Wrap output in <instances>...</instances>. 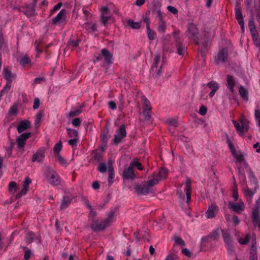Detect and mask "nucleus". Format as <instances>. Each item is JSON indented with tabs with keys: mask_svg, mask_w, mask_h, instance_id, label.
Returning <instances> with one entry per match:
<instances>
[{
	"mask_svg": "<svg viewBox=\"0 0 260 260\" xmlns=\"http://www.w3.org/2000/svg\"><path fill=\"white\" fill-rule=\"evenodd\" d=\"M187 32L188 34L187 36L188 39L199 46L202 56H205L210 45V41L208 38L205 35L203 40L199 41L198 29L197 26L193 23L188 24Z\"/></svg>",
	"mask_w": 260,
	"mask_h": 260,
	"instance_id": "obj_1",
	"label": "nucleus"
},
{
	"mask_svg": "<svg viewBox=\"0 0 260 260\" xmlns=\"http://www.w3.org/2000/svg\"><path fill=\"white\" fill-rule=\"evenodd\" d=\"M44 176L52 186H57L60 183V177L58 173L50 166H47L44 170Z\"/></svg>",
	"mask_w": 260,
	"mask_h": 260,
	"instance_id": "obj_2",
	"label": "nucleus"
},
{
	"mask_svg": "<svg viewBox=\"0 0 260 260\" xmlns=\"http://www.w3.org/2000/svg\"><path fill=\"white\" fill-rule=\"evenodd\" d=\"M127 133L125 125L122 124L119 128L116 131L114 138L111 141L112 145H118L122 142V140L126 137Z\"/></svg>",
	"mask_w": 260,
	"mask_h": 260,
	"instance_id": "obj_3",
	"label": "nucleus"
},
{
	"mask_svg": "<svg viewBox=\"0 0 260 260\" xmlns=\"http://www.w3.org/2000/svg\"><path fill=\"white\" fill-rule=\"evenodd\" d=\"M233 123L236 128L237 133L240 136H243L244 133L247 132L249 129L248 121L245 118L240 119V124L235 120H233Z\"/></svg>",
	"mask_w": 260,
	"mask_h": 260,
	"instance_id": "obj_4",
	"label": "nucleus"
},
{
	"mask_svg": "<svg viewBox=\"0 0 260 260\" xmlns=\"http://www.w3.org/2000/svg\"><path fill=\"white\" fill-rule=\"evenodd\" d=\"M166 58L163 57L162 60H160V55L157 54L154 58L153 65L152 67V70L156 73L157 75H161V69L166 63Z\"/></svg>",
	"mask_w": 260,
	"mask_h": 260,
	"instance_id": "obj_5",
	"label": "nucleus"
},
{
	"mask_svg": "<svg viewBox=\"0 0 260 260\" xmlns=\"http://www.w3.org/2000/svg\"><path fill=\"white\" fill-rule=\"evenodd\" d=\"M67 11L66 9H61L58 14L52 19V24L53 25H65L67 23Z\"/></svg>",
	"mask_w": 260,
	"mask_h": 260,
	"instance_id": "obj_6",
	"label": "nucleus"
},
{
	"mask_svg": "<svg viewBox=\"0 0 260 260\" xmlns=\"http://www.w3.org/2000/svg\"><path fill=\"white\" fill-rule=\"evenodd\" d=\"M37 3V0H33L31 4L23 7V12L27 17H32L37 15L36 11Z\"/></svg>",
	"mask_w": 260,
	"mask_h": 260,
	"instance_id": "obj_7",
	"label": "nucleus"
},
{
	"mask_svg": "<svg viewBox=\"0 0 260 260\" xmlns=\"http://www.w3.org/2000/svg\"><path fill=\"white\" fill-rule=\"evenodd\" d=\"M31 135L32 133L30 132L24 133L21 134L17 137L16 143L18 149L23 150L27 140L28 139Z\"/></svg>",
	"mask_w": 260,
	"mask_h": 260,
	"instance_id": "obj_8",
	"label": "nucleus"
},
{
	"mask_svg": "<svg viewBox=\"0 0 260 260\" xmlns=\"http://www.w3.org/2000/svg\"><path fill=\"white\" fill-rule=\"evenodd\" d=\"M108 224L106 223V221L104 220L101 221L92 220L90 228L94 232H98L105 230Z\"/></svg>",
	"mask_w": 260,
	"mask_h": 260,
	"instance_id": "obj_9",
	"label": "nucleus"
},
{
	"mask_svg": "<svg viewBox=\"0 0 260 260\" xmlns=\"http://www.w3.org/2000/svg\"><path fill=\"white\" fill-rule=\"evenodd\" d=\"M134 189L138 194L141 196H146L151 191L145 182L137 183L134 186Z\"/></svg>",
	"mask_w": 260,
	"mask_h": 260,
	"instance_id": "obj_10",
	"label": "nucleus"
},
{
	"mask_svg": "<svg viewBox=\"0 0 260 260\" xmlns=\"http://www.w3.org/2000/svg\"><path fill=\"white\" fill-rule=\"evenodd\" d=\"M75 198V196L72 193H67L63 197L61 201L60 209L63 210L67 208L70 205L72 200Z\"/></svg>",
	"mask_w": 260,
	"mask_h": 260,
	"instance_id": "obj_11",
	"label": "nucleus"
},
{
	"mask_svg": "<svg viewBox=\"0 0 260 260\" xmlns=\"http://www.w3.org/2000/svg\"><path fill=\"white\" fill-rule=\"evenodd\" d=\"M223 230L218 228L212 231V232L207 236L203 237L202 238V241L206 242L210 240L213 241H217L220 237V232Z\"/></svg>",
	"mask_w": 260,
	"mask_h": 260,
	"instance_id": "obj_12",
	"label": "nucleus"
},
{
	"mask_svg": "<svg viewBox=\"0 0 260 260\" xmlns=\"http://www.w3.org/2000/svg\"><path fill=\"white\" fill-rule=\"evenodd\" d=\"M101 21L104 26H106L111 18V12L107 7H103L101 10Z\"/></svg>",
	"mask_w": 260,
	"mask_h": 260,
	"instance_id": "obj_13",
	"label": "nucleus"
},
{
	"mask_svg": "<svg viewBox=\"0 0 260 260\" xmlns=\"http://www.w3.org/2000/svg\"><path fill=\"white\" fill-rule=\"evenodd\" d=\"M228 52L226 48L220 49L217 56H215V61L217 64L224 63L228 59Z\"/></svg>",
	"mask_w": 260,
	"mask_h": 260,
	"instance_id": "obj_14",
	"label": "nucleus"
},
{
	"mask_svg": "<svg viewBox=\"0 0 260 260\" xmlns=\"http://www.w3.org/2000/svg\"><path fill=\"white\" fill-rule=\"evenodd\" d=\"M228 207L233 211L238 213H241L245 209L244 204L243 202L236 204L230 201L228 203Z\"/></svg>",
	"mask_w": 260,
	"mask_h": 260,
	"instance_id": "obj_15",
	"label": "nucleus"
},
{
	"mask_svg": "<svg viewBox=\"0 0 260 260\" xmlns=\"http://www.w3.org/2000/svg\"><path fill=\"white\" fill-rule=\"evenodd\" d=\"M122 176L123 178L126 180H134L136 178L137 176L134 172V168L131 164L127 169L124 170L122 173Z\"/></svg>",
	"mask_w": 260,
	"mask_h": 260,
	"instance_id": "obj_16",
	"label": "nucleus"
},
{
	"mask_svg": "<svg viewBox=\"0 0 260 260\" xmlns=\"http://www.w3.org/2000/svg\"><path fill=\"white\" fill-rule=\"evenodd\" d=\"M219 211L218 206L215 204H211L209 206L208 210L206 212L205 215L207 218L212 219L216 216Z\"/></svg>",
	"mask_w": 260,
	"mask_h": 260,
	"instance_id": "obj_17",
	"label": "nucleus"
},
{
	"mask_svg": "<svg viewBox=\"0 0 260 260\" xmlns=\"http://www.w3.org/2000/svg\"><path fill=\"white\" fill-rule=\"evenodd\" d=\"M45 157V149L40 148L38 151L33 155L31 160L32 162L37 161L38 162H42Z\"/></svg>",
	"mask_w": 260,
	"mask_h": 260,
	"instance_id": "obj_18",
	"label": "nucleus"
},
{
	"mask_svg": "<svg viewBox=\"0 0 260 260\" xmlns=\"http://www.w3.org/2000/svg\"><path fill=\"white\" fill-rule=\"evenodd\" d=\"M102 55L104 58L106 64L108 66L111 64L113 62V55L106 48H103L101 50Z\"/></svg>",
	"mask_w": 260,
	"mask_h": 260,
	"instance_id": "obj_19",
	"label": "nucleus"
},
{
	"mask_svg": "<svg viewBox=\"0 0 260 260\" xmlns=\"http://www.w3.org/2000/svg\"><path fill=\"white\" fill-rule=\"evenodd\" d=\"M206 85L207 86L211 89V92L209 94V96L210 98H212L214 96L216 92L218 90L219 85L217 82L214 81H211Z\"/></svg>",
	"mask_w": 260,
	"mask_h": 260,
	"instance_id": "obj_20",
	"label": "nucleus"
},
{
	"mask_svg": "<svg viewBox=\"0 0 260 260\" xmlns=\"http://www.w3.org/2000/svg\"><path fill=\"white\" fill-rule=\"evenodd\" d=\"M19 63L23 68H30L32 65V62L29 57L26 55H21L19 57Z\"/></svg>",
	"mask_w": 260,
	"mask_h": 260,
	"instance_id": "obj_21",
	"label": "nucleus"
},
{
	"mask_svg": "<svg viewBox=\"0 0 260 260\" xmlns=\"http://www.w3.org/2000/svg\"><path fill=\"white\" fill-rule=\"evenodd\" d=\"M31 124L29 121L27 120L21 121L18 124L17 130L19 134H21L30 127Z\"/></svg>",
	"mask_w": 260,
	"mask_h": 260,
	"instance_id": "obj_22",
	"label": "nucleus"
},
{
	"mask_svg": "<svg viewBox=\"0 0 260 260\" xmlns=\"http://www.w3.org/2000/svg\"><path fill=\"white\" fill-rule=\"evenodd\" d=\"M226 83L228 88L231 93H233L234 91V88L236 85L235 78L231 75H228L226 76Z\"/></svg>",
	"mask_w": 260,
	"mask_h": 260,
	"instance_id": "obj_23",
	"label": "nucleus"
},
{
	"mask_svg": "<svg viewBox=\"0 0 260 260\" xmlns=\"http://www.w3.org/2000/svg\"><path fill=\"white\" fill-rule=\"evenodd\" d=\"M3 74L6 81L12 82L13 80L16 77V75L12 73L11 71L6 67H4Z\"/></svg>",
	"mask_w": 260,
	"mask_h": 260,
	"instance_id": "obj_24",
	"label": "nucleus"
},
{
	"mask_svg": "<svg viewBox=\"0 0 260 260\" xmlns=\"http://www.w3.org/2000/svg\"><path fill=\"white\" fill-rule=\"evenodd\" d=\"M232 155L236 159V163L241 164L242 162H244L245 167H248V165L245 162L244 155L241 152H238L236 151L234 153H232Z\"/></svg>",
	"mask_w": 260,
	"mask_h": 260,
	"instance_id": "obj_25",
	"label": "nucleus"
},
{
	"mask_svg": "<svg viewBox=\"0 0 260 260\" xmlns=\"http://www.w3.org/2000/svg\"><path fill=\"white\" fill-rule=\"evenodd\" d=\"M25 241L27 244H29L38 239V236L32 232L29 231L25 235Z\"/></svg>",
	"mask_w": 260,
	"mask_h": 260,
	"instance_id": "obj_26",
	"label": "nucleus"
},
{
	"mask_svg": "<svg viewBox=\"0 0 260 260\" xmlns=\"http://www.w3.org/2000/svg\"><path fill=\"white\" fill-rule=\"evenodd\" d=\"M176 47L177 48V53L179 55H183L184 52L186 51V47L185 45L181 42L176 43Z\"/></svg>",
	"mask_w": 260,
	"mask_h": 260,
	"instance_id": "obj_27",
	"label": "nucleus"
},
{
	"mask_svg": "<svg viewBox=\"0 0 260 260\" xmlns=\"http://www.w3.org/2000/svg\"><path fill=\"white\" fill-rule=\"evenodd\" d=\"M157 31L160 34H164L167 29V23L165 20L157 22Z\"/></svg>",
	"mask_w": 260,
	"mask_h": 260,
	"instance_id": "obj_28",
	"label": "nucleus"
},
{
	"mask_svg": "<svg viewBox=\"0 0 260 260\" xmlns=\"http://www.w3.org/2000/svg\"><path fill=\"white\" fill-rule=\"evenodd\" d=\"M109 131L108 128L104 130L101 135V141L103 145L105 146L107 145L108 140H109Z\"/></svg>",
	"mask_w": 260,
	"mask_h": 260,
	"instance_id": "obj_29",
	"label": "nucleus"
},
{
	"mask_svg": "<svg viewBox=\"0 0 260 260\" xmlns=\"http://www.w3.org/2000/svg\"><path fill=\"white\" fill-rule=\"evenodd\" d=\"M84 28L89 32L92 33L97 31V24L95 23L91 24L86 22L84 24Z\"/></svg>",
	"mask_w": 260,
	"mask_h": 260,
	"instance_id": "obj_30",
	"label": "nucleus"
},
{
	"mask_svg": "<svg viewBox=\"0 0 260 260\" xmlns=\"http://www.w3.org/2000/svg\"><path fill=\"white\" fill-rule=\"evenodd\" d=\"M238 172L239 174V179L240 183L244 188L245 187H246V185H247L246 178L245 173L244 171H242L240 168L238 169Z\"/></svg>",
	"mask_w": 260,
	"mask_h": 260,
	"instance_id": "obj_31",
	"label": "nucleus"
},
{
	"mask_svg": "<svg viewBox=\"0 0 260 260\" xmlns=\"http://www.w3.org/2000/svg\"><path fill=\"white\" fill-rule=\"evenodd\" d=\"M222 236L223 238L224 242L225 245L232 244V238L230 234L227 231H222Z\"/></svg>",
	"mask_w": 260,
	"mask_h": 260,
	"instance_id": "obj_32",
	"label": "nucleus"
},
{
	"mask_svg": "<svg viewBox=\"0 0 260 260\" xmlns=\"http://www.w3.org/2000/svg\"><path fill=\"white\" fill-rule=\"evenodd\" d=\"M248 167L249 171L248 178L250 182L254 184V185H257V180L256 176H255L252 170L249 167V166Z\"/></svg>",
	"mask_w": 260,
	"mask_h": 260,
	"instance_id": "obj_33",
	"label": "nucleus"
},
{
	"mask_svg": "<svg viewBox=\"0 0 260 260\" xmlns=\"http://www.w3.org/2000/svg\"><path fill=\"white\" fill-rule=\"evenodd\" d=\"M239 94L241 96L246 100L248 99V92L246 89H245L243 86L239 87Z\"/></svg>",
	"mask_w": 260,
	"mask_h": 260,
	"instance_id": "obj_34",
	"label": "nucleus"
},
{
	"mask_svg": "<svg viewBox=\"0 0 260 260\" xmlns=\"http://www.w3.org/2000/svg\"><path fill=\"white\" fill-rule=\"evenodd\" d=\"M126 23L128 26L133 29H139L141 27V22H135L132 19H128Z\"/></svg>",
	"mask_w": 260,
	"mask_h": 260,
	"instance_id": "obj_35",
	"label": "nucleus"
},
{
	"mask_svg": "<svg viewBox=\"0 0 260 260\" xmlns=\"http://www.w3.org/2000/svg\"><path fill=\"white\" fill-rule=\"evenodd\" d=\"M10 144L9 146L6 148V155L8 157H10L11 156L12 154V150L14 148V146L15 145V143L13 142V140L10 139Z\"/></svg>",
	"mask_w": 260,
	"mask_h": 260,
	"instance_id": "obj_36",
	"label": "nucleus"
},
{
	"mask_svg": "<svg viewBox=\"0 0 260 260\" xmlns=\"http://www.w3.org/2000/svg\"><path fill=\"white\" fill-rule=\"evenodd\" d=\"M236 18L238 22L244 21L242 11L240 8L236 7L235 9Z\"/></svg>",
	"mask_w": 260,
	"mask_h": 260,
	"instance_id": "obj_37",
	"label": "nucleus"
},
{
	"mask_svg": "<svg viewBox=\"0 0 260 260\" xmlns=\"http://www.w3.org/2000/svg\"><path fill=\"white\" fill-rule=\"evenodd\" d=\"M108 173V183L109 184H111L113 182V179L114 176V168L112 166H109Z\"/></svg>",
	"mask_w": 260,
	"mask_h": 260,
	"instance_id": "obj_38",
	"label": "nucleus"
},
{
	"mask_svg": "<svg viewBox=\"0 0 260 260\" xmlns=\"http://www.w3.org/2000/svg\"><path fill=\"white\" fill-rule=\"evenodd\" d=\"M159 181V179L156 176V177L148 180L147 181L145 182V183L149 189L151 190L152 187L154 185L157 184Z\"/></svg>",
	"mask_w": 260,
	"mask_h": 260,
	"instance_id": "obj_39",
	"label": "nucleus"
},
{
	"mask_svg": "<svg viewBox=\"0 0 260 260\" xmlns=\"http://www.w3.org/2000/svg\"><path fill=\"white\" fill-rule=\"evenodd\" d=\"M93 153L94 160H95L98 163L102 162L103 160V155L102 154L97 150L94 151Z\"/></svg>",
	"mask_w": 260,
	"mask_h": 260,
	"instance_id": "obj_40",
	"label": "nucleus"
},
{
	"mask_svg": "<svg viewBox=\"0 0 260 260\" xmlns=\"http://www.w3.org/2000/svg\"><path fill=\"white\" fill-rule=\"evenodd\" d=\"M67 131L69 137L72 138V139L79 138L78 133L76 130L68 128H67Z\"/></svg>",
	"mask_w": 260,
	"mask_h": 260,
	"instance_id": "obj_41",
	"label": "nucleus"
},
{
	"mask_svg": "<svg viewBox=\"0 0 260 260\" xmlns=\"http://www.w3.org/2000/svg\"><path fill=\"white\" fill-rule=\"evenodd\" d=\"M147 33L149 40H153L156 38V34L153 30L151 29L150 26L147 27Z\"/></svg>",
	"mask_w": 260,
	"mask_h": 260,
	"instance_id": "obj_42",
	"label": "nucleus"
},
{
	"mask_svg": "<svg viewBox=\"0 0 260 260\" xmlns=\"http://www.w3.org/2000/svg\"><path fill=\"white\" fill-rule=\"evenodd\" d=\"M161 3L158 0L152 1V12L161 10Z\"/></svg>",
	"mask_w": 260,
	"mask_h": 260,
	"instance_id": "obj_43",
	"label": "nucleus"
},
{
	"mask_svg": "<svg viewBox=\"0 0 260 260\" xmlns=\"http://www.w3.org/2000/svg\"><path fill=\"white\" fill-rule=\"evenodd\" d=\"M153 14L155 16V19L158 21L165 20L164 13L161 10L152 12Z\"/></svg>",
	"mask_w": 260,
	"mask_h": 260,
	"instance_id": "obj_44",
	"label": "nucleus"
},
{
	"mask_svg": "<svg viewBox=\"0 0 260 260\" xmlns=\"http://www.w3.org/2000/svg\"><path fill=\"white\" fill-rule=\"evenodd\" d=\"M168 175V170L167 169L162 168H161L159 171L158 175L156 176V177L159 179V180L161 179H164L166 178Z\"/></svg>",
	"mask_w": 260,
	"mask_h": 260,
	"instance_id": "obj_45",
	"label": "nucleus"
},
{
	"mask_svg": "<svg viewBox=\"0 0 260 260\" xmlns=\"http://www.w3.org/2000/svg\"><path fill=\"white\" fill-rule=\"evenodd\" d=\"M251 35L255 45L257 47L259 46L260 40L258 39V35L257 32L256 31L253 33H251Z\"/></svg>",
	"mask_w": 260,
	"mask_h": 260,
	"instance_id": "obj_46",
	"label": "nucleus"
},
{
	"mask_svg": "<svg viewBox=\"0 0 260 260\" xmlns=\"http://www.w3.org/2000/svg\"><path fill=\"white\" fill-rule=\"evenodd\" d=\"M139 159L138 158H135L133 162H131L130 164L132 165V167L134 168L135 167H137V169L140 171H143L144 169L143 167H142L141 162L138 161Z\"/></svg>",
	"mask_w": 260,
	"mask_h": 260,
	"instance_id": "obj_47",
	"label": "nucleus"
},
{
	"mask_svg": "<svg viewBox=\"0 0 260 260\" xmlns=\"http://www.w3.org/2000/svg\"><path fill=\"white\" fill-rule=\"evenodd\" d=\"M82 112L81 108H75L71 111L69 114V116L70 117L78 116Z\"/></svg>",
	"mask_w": 260,
	"mask_h": 260,
	"instance_id": "obj_48",
	"label": "nucleus"
},
{
	"mask_svg": "<svg viewBox=\"0 0 260 260\" xmlns=\"http://www.w3.org/2000/svg\"><path fill=\"white\" fill-rule=\"evenodd\" d=\"M248 27L250 31V33H253L257 31L255 28V26L254 24V20L253 18L250 19L248 21Z\"/></svg>",
	"mask_w": 260,
	"mask_h": 260,
	"instance_id": "obj_49",
	"label": "nucleus"
},
{
	"mask_svg": "<svg viewBox=\"0 0 260 260\" xmlns=\"http://www.w3.org/2000/svg\"><path fill=\"white\" fill-rule=\"evenodd\" d=\"M244 193L246 197L252 198L255 193V191L249 189L247 185L244 188Z\"/></svg>",
	"mask_w": 260,
	"mask_h": 260,
	"instance_id": "obj_50",
	"label": "nucleus"
},
{
	"mask_svg": "<svg viewBox=\"0 0 260 260\" xmlns=\"http://www.w3.org/2000/svg\"><path fill=\"white\" fill-rule=\"evenodd\" d=\"M12 83L10 81H6V84L5 86L3 87V89L1 91V94H5L7 93L8 91L10 90L11 88Z\"/></svg>",
	"mask_w": 260,
	"mask_h": 260,
	"instance_id": "obj_51",
	"label": "nucleus"
},
{
	"mask_svg": "<svg viewBox=\"0 0 260 260\" xmlns=\"http://www.w3.org/2000/svg\"><path fill=\"white\" fill-rule=\"evenodd\" d=\"M17 189V183L14 181H11L9 184V191L12 193H14Z\"/></svg>",
	"mask_w": 260,
	"mask_h": 260,
	"instance_id": "obj_52",
	"label": "nucleus"
},
{
	"mask_svg": "<svg viewBox=\"0 0 260 260\" xmlns=\"http://www.w3.org/2000/svg\"><path fill=\"white\" fill-rule=\"evenodd\" d=\"M62 148V145L61 141H59L57 143H56L53 148V151L55 154H60L59 152L61 151Z\"/></svg>",
	"mask_w": 260,
	"mask_h": 260,
	"instance_id": "obj_53",
	"label": "nucleus"
},
{
	"mask_svg": "<svg viewBox=\"0 0 260 260\" xmlns=\"http://www.w3.org/2000/svg\"><path fill=\"white\" fill-rule=\"evenodd\" d=\"M166 123L168 124L171 126H173L174 127H177L178 126V122L177 119L175 118H169L166 121Z\"/></svg>",
	"mask_w": 260,
	"mask_h": 260,
	"instance_id": "obj_54",
	"label": "nucleus"
},
{
	"mask_svg": "<svg viewBox=\"0 0 260 260\" xmlns=\"http://www.w3.org/2000/svg\"><path fill=\"white\" fill-rule=\"evenodd\" d=\"M97 170L101 173H106L107 171V167L105 162L99 163Z\"/></svg>",
	"mask_w": 260,
	"mask_h": 260,
	"instance_id": "obj_55",
	"label": "nucleus"
},
{
	"mask_svg": "<svg viewBox=\"0 0 260 260\" xmlns=\"http://www.w3.org/2000/svg\"><path fill=\"white\" fill-rule=\"evenodd\" d=\"M55 156L56 159L60 163V165L67 166V161L60 155V154H56Z\"/></svg>",
	"mask_w": 260,
	"mask_h": 260,
	"instance_id": "obj_56",
	"label": "nucleus"
},
{
	"mask_svg": "<svg viewBox=\"0 0 260 260\" xmlns=\"http://www.w3.org/2000/svg\"><path fill=\"white\" fill-rule=\"evenodd\" d=\"M178 255L174 252L171 251L165 260H177Z\"/></svg>",
	"mask_w": 260,
	"mask_h": 260,
	"instance_id": "obj_57",
	"label": "nucleus"
},
{
	"mask_svg": "<svg viewBox=\"0 0 260 260\" xmlns=\"http://www.w3.org/2000/svg\"><path fill=\"white\" fill-rule=\"evenodd\" d=\"M250 239V236L249 234H247L244 238H239L238 241L239 243L242 245H245L248 243Z\"/></svg>",
	"mask_w": 260,
	"mask_h": 260,
	"instance_id": "obj_58",
	"label": "nucleus"
},
{
	"mask_svg": "<svg viewBox=\"0 0 260 260\" xmlns=\"http://www.w3.org/2000/svg\"><path fill=\"white\" fill-rule=\"evenodd\" d=\"M79 138H73L68 141V144L72 146V148H76L78 143Z\"/></svg>",
	"mask_w": 260,
	"mask_h": 260,
	"instance_id": "obj_59",
	"label": "nucleus"
},
{
	"mask_svg": "<svg viewBox=\"0 0 260 260\" xmlns=\"http://www.w3.org/2000/svg\"><path fill=\"white\" fill-rule=\"evenodd\" d=\"M27 191V189L25 188V187H22L21 190L16 194V199H19L21 198L22 196H25L26 194Z\"/></svg>",
	"mask_w": 260,
	"mask_h": 260,
	"instance_id": "obj_60",
	"label": "nucleus"
},
{
	"mask_svg": "<svg viewBox=\"0 0 260 260\" xmlns=\"http://www.w3.org/2000/svg\"><path fill=\"white\" fill-rule=\"evenodd\" d=\"M250 260H257L256 249H250Z\"/></svg>",
	"mask_w": 260,
	"mask_h": 260,
	"instance_id": "obj_61",
	"label": "nucleus"
},
{
	"mask_svg": "<svg viewBox=\"0 0 260 260\" xmlns=\"http://www.w3.org/2000/svg\"><path fill=\"white\" fill-rule=\"evenodd\" d=\"M175 243L178 245H180V246H184L185 245L184 241L182 240V238L175 236L174 238Z\"/></svg>",
	"mask_w": 260,
	"mask_h": 260,
	"instance_id": "obj_62",
	"label": "nucleus"
},
{
	"mask_svg": "<svg viewBox=\"0 0 260 260\" xmlns=\"http://www.w3.org/2000/svg\"><path fill=\"white\" fill-rule=\"evenodd\" d=\"M62 6V3H59L54 6L52 9L50 11V15L53 14L56 11L58 10Z\"/></svg>",
	"mask_w": 260,
	"mask_h": 260,
	"instance_id": "obj_63",
	"label": "nucleus"
},
{
	"mask_svg": "<svg viewBox=\"0 0 260 260\" xmlns=\"http://www.w3.org/2000/svg\"><path fill=\"white\" fill-rule=\"evenodd\" d=\"M254 117L256 121H258V126L260 127V110L256 109L254 112Z\"/></svg>",
	"mask_w": 260,
	"mask_h": 260,
	"instance_id": "obj_64",
	"label": "nucleus"
}]
</instances>
